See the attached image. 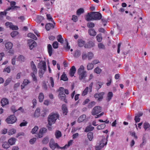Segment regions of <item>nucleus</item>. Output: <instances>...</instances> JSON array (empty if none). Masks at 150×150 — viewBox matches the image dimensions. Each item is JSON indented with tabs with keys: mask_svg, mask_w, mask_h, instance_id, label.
Masks as SVG:
<instances>
[{
	"mask_svg": "<svg viewBox=\"0 0 150 150\" xmlns=\"http://www.w3.org/2000/svg\"><path fill=\"white\" fill-rule=\"evenodd\" d=\"M38 98L39 99V101L40 102H42L44 98V96L42 93H41L39 94L38 96Z\"/></svg>",
	"mask_w": 150,
	"mask_h": 150,
	"instance_id": "36",
	"label": "nucleus"
},
{
	"mask_svg": "<svg viewBox=\"0 0 150 150\" xmlns=\"http://www.w3.org/2000/svg\"><path fill=\"white\" fill-rule=\"evenodd\" d=\"M105 124H103L98 126L97 127V129L98 130L103 129L105 128Z\"/></svg>",
	"mask_w": 150,
	"mask_h": 150,
	"instance_id": "49",
	"label": "nucleus"
},
{
	"mask_svg": "<svg viewBox=\"0 0 150 150\" xmlns=\"http://www.w3.org/2000/svg\"><path fill=\"white\" fill-rule=\"evenodd\" d=\"M94 54L93 53L91 52L88 53V57L89 60H91L93 58Z\"/></svg>",
	"mask_w": 150,
	"mask_h": 150,
	"instance_id": "47",
	"label": "nucleus"
},
{
	"mask_svg": "<svg viewBox=\"0 0 150 150\" xmlns=\"http://www.w3.org/2000/svg\"><path fill=\"white\" fill-rule=\"evenodd\" d=\"M1 105L2 106H4L8 104V101L7 99L6 98H3L1 100Z\"/></svg>",
	"mask_w": 150,
	"mask_h": 150,
	"instance_id": "21",
	"label": "nucleus"
},
{
	"mask_svg": "<svg viewBox=\"0 0 150 150\" xmlns=\"http://www.w3.org/2000/svg\"><path fill=\"white\" fill-rule=\"evenodd\" d=\"M86 116L85 115H81L78 119V122L80 123L86 119Z\"/></svg>",
	"mask_w": 150,
	"mask_h": 150,
	"instance_id": "19",
	"label": "nucleus"
},
{
	"mask_svg": "<svg viewBox=\"0 0 150 150\" xmlns=\"http://www.w3.org/2000/svg\"><path fill=\"white\" fill-rule=\"evenodd\" d=\"M64 88L63 87H60L58 90L59 92V97L61 100H63L65 103L67 102V100L65 99L66 95L64 93Z\"/></svg>",
	"mask_w": 150,
	"mask_h": 150,
	"instance_id": "5",
	"label": "nucleus"
},
{
	"mask_svg": "<svg viewBox=\"0 0 150 150\" xmlns=\"http://www.w3.org/2000/svg\"><path fill=\"white\" fill-rule=\"evenodd\" d=\"M81 54V52L79 50H76L74 53V56L75 57H78L80 56Z\"/></svg>",
	"mask_w": 150,
	"mask_h": 150,
	"instance_id": "41",
	"label": "nucleus"
},
{
	"mask_svg": "<svg viewBox=\"0 0 150 150\" xmlns=\"http://www.w3.org/2000/svg\"><path fill=\"white\" fill-rule=\"evenodd\" d=\"M43 17L42 16H38L36 19L38 23H40L43 20Z\"/></svg>",
	"mask_w": 150,
	"mask_h": 150,
	"instance_id": "53",
	"label": "nucleus"
},
{
	"mask_svg": "<svg viewBox=\"0 0 150 150\" xmlns=\"http://www.w3.org/2000/svg\"><path fill=\"white\" fill-rule=\"evenodd\" d=\"M2 146L3 148L5 149H8L9 147V145L8 144V143L6 142H4L2 144Z\"/></svg>",
	"mask_w": 150,
	"mask_h": 150,
	"instance_id": "54",
	"label": "nucleus"
},
{
	"mask_svg": "<svg viewBox=\"0 0 150 150\" xmlns=\"http://www.w3.org/2000/svg\"><path fill=\"white\" fill-rule=\"evenodd\" d=\"M40 110L39 108H37L35 110L34 113V116L35 117H38L40 115Z\"/></svg>",
	"mask_w": 150,
	"mask_h": 150,
	"instance_id": "39",
	"label": "nucleus"
},
{
	"mask_svg": "<svg viewBox=\"0 0 150 150\" xmlns=\"http://www.w3.org/2000/svg\"><path fill=\"white\" fill-rule=\"evenodd\" d=\"M144 128L146 130L150 127V125L148 123L145 122L143 124Z\"/></svg>",
	"mask_w": 150,
	"mask_h": 150,
	"instance_id": "59",
	"label": "nucleus"
},
{
	"mask_svg": "<svg viewBox=\"0 0 150 150\" xmlns=\"http://www.w3.org/2000/svg\"><path fill=\"white\" fill-rule=\"evenodd\" d=\"M72 20H73L74 22H76L77 21L78 18L75 15H73L72 16Z\"/></svg>",
	"mask_w": 150,
	"mask_h": 150,
	"instance_id": "63",
	"label": "nucleus"
},
{
	"mask_svg": "<svg viewBox=\"0 0 150 150\" xmlns=\"http://www.w3.org/2000/svg\"><path fill=\"white\" fill-rule=\"evenodd\" d=\"M46 16L47 19L49 21H51L53 22L54 24H55L54 22L53 21V18H52L50 14H47Z\"/></svg>",
	"mask_w": 150,
	"mask_h": 150,
	"instance_id": "50",
	"label": "nucleus"
},
{
	"mask_svg": "<svg viewBox=\"0 0 150 150\" xmlns=\"http://www.w3.org/2000/svg\"><path fill=\"white\" fill-rule=\"evenodd\" d=\"M57 40L59 42H60L61 44L63 43L64 40L61 35H59L57 36Z\"/></svg>",
	"mask_w": 150,
	"mask_h": 150,
	"instance_id": "31",
	"label": "nucleus"
},
{
	"mask_svg": "<svg viewBox=\"0 0 150 150\" xmlns=\"http://www.w3.org/2000/svg\"><path fill=\"white\" fill-rule=\"evenodd\" d=\"M49 141V138L47 137H46L44 138L42 141V143L43 144H47Z\"/></svg>",
	"mask_w": 150,
	"mask_h": 150,
	"instance_id": "44",
	"label": "nucleus"
},
{
	"mask_svg": "<svg viewBox=\"0 0 150 150\" xmlns=\"http://www.w3.org/2000/svg\"><path fill=\"white\" fill-rule=\"evenodd\" d=\"M104 95V93L103 92L96 93L94 94V97L95 98H97L98 101H100L103 99Z\"/></svg>",
	"mask_w": 150,
	"mask_h": 150,
	"instance_id": "10",
	"label": "nucleus"
},
{
	"mask_svg": "<svg viewBox=\"0 0 150 150\" xmlns=\"http://www.w3.org/2000/svg\"><path fill=\"white\" fill-rule=\"evenodd\" d=\"M7 132V129L6 128H4L2 129L1 131V133L2 134H6Z\"/></svg>",
	"mask_w": 150,
	"mask_h": 150,
	"instance_id": "64",
	"label": "nucleus"
},
{
	"mask_svg": "<svg viewBox=\"0 0 150 150\" xmlns=\"http://www.w3.org/2000/svg\"><path fill=\"white\" fill-rule=\"evenodd\" d=\"M62 109L63 113L64 115H67V106L65 105H62Z\"/></svg>",
	"mask_w": 150,
	"mask_h": 150,
	"instance_id": "26",
	"label": "nucleus"
},
{
	"mask_svg": "<svg viewBox=\"0 0 150 150\" xmlns=\"http://www.w3.org/2000/svg\"><path fill=\"white\" fill-rule=\"evenodd\" d=\"M76 71V69L75 67L72 66L70 68L69 72V75L71 77H73L74 76Z\"/></svg>",
	"mask_w": 150,
	"mask_h": 150,
	"instance_id": "13",
	"label": "nucleus"
},
{
	"mask_svg": "<svg viewBox=\"0 0 150 150\" xmlns=\"http://www.w3.org/2000/svg\"><path fill=\"white\" fill-rule=\"evenodd\" d=\"M96 38H97V40L98 41L100 42L102 41V35L101 34H98L97 35Z\"/></svg>",
	"mask_w": 150,
	"mask_h": 150,
	"instance_id": "48",
	"label": "nucleus"
},
{
	"mask_svg": "<svg viewBox=\"0 0 150 150\" xmlns=\"http://www.w3.org/2000/svg\"><path fill=\"white\" fill-rule=\"evenodd\" d=\"M21 108H22L21 107H20L18 109H16L15 107L14 106H11V110L13 112H15L16 111H17V110H20L21 109Z\"/></svg>",
	"mask_w": 150,
	"mask_h": 150,
	"instance_id": "52",
	"label": "nucleus"
},
{
	"mask_svg": "<svg viewBox=\"0 0 150 150\" xmlns=\"http://www.w3.org/2000/svg\"><path fill=\"white\" fill-rule=\"evenodd\" d=\"M101 111V108L100 106L95 107L93 109L92 111V114L93 115L98 114Z\"/></svg>",
	"mask_w": 150,
	"mask_h": 150,
	"instance_id": "8",
	"label": "nucleus"
},
{
	"mask_svg": "<svg viewBox=\"0 0 150 150\" xmlns=\"http://www.w3.org/2000/svg\"><path fill=\"white\" fill-rule=\"evenodd\" d=\"M94 26V24L91 22H88L87 24V26L88 28H93Z\"/></svg>",
	"mask_w": 150,
	"mask_h": 150,
	"instance_id": "55",
	"label": "nucleus"
},
{
	"mask_svg": "<svg viewBox=\"0 0 150 150\" xmlns=\"http://www.w3.org/2000/svg\"><path fill=\"white\" fill-rule=\"evenodd\" d=\"M107 143V138L104 136L100 137V140L97 144L95 146L96 150H100Z\"/></svg>",
	"mask_w": 150,
	"mask_h": 150,
	"instance_id": "2",
	"label": "nucleus"
},
{
	"mask_svg": "<svg viewBox=\"0 0 150 150\" xmlns=\"http://www.w3.org/2000/svg\"><path fill=\"white\" fill-rule=\"evenodd\" d=\"M98 47L100 49L104 50L105 49V45L102 43H100L98 44Z\"/></svg>",
	"mask_w": 150,
	"mask_h": 150,
	"instance_id": "46",
	"label": "nucleus"
},
{
	"mask_svg": "<svg viewBox=\"0 0 150 150\" xmlns=\"http://www.w3.org/2000/svg\"><path fill=\"white\" fill-rule=\"evenodd\" d=\"M28 43L29 44V48L31 50L37 46L36 42L32 40H28Z\"/></svg>",
	"mask_w": 150,
	"mask_h": 150,
	"instance_id": "12",
	"label": "nucleus"
},
{
	"mask_svg": "<svg viewBox=\"0 0 150 150\" xmlns=\"http://www.w3.org/2000/svg\"><path fill=\"white\" fill-rule=\"evenodd\" d=\"M93 12H91L90 13H88L86 16V20L88 21H90L93 20Z\"/></svg>",
	"mask_w": 150,
	"mask_h": 150,
	"instance_id": "14",
	"label": "nucleus"
},
{
	"mask_svg": "<svg viewBox=\"0 0 150 150\" xmlns=\"http://www.w3.org/2000/svg\"><path fill=\"white\" fill-rule=\"evenodd\" d=\"M88 33L91 36H95L96 35V32L93 29H90L88 30Z\"/></svg>",
	"mask_w": 150,
	"mask_h": 150,
	"instance_id": "22",
	"label": "nucleus"
},
{
	"mask_svg": "<svg viewBox=\"0 0 150 150\" xmlns=\"http://www.w3.org/2000/svg\"><path fill=\"white\" fill-rule=\"evenodd\" d=\"M94 67V65L93 63L89 62L88 63L87 66V69L88 70H89L92 69Z\"/></svg>",
	"mask_w": 150,
	"mask_h": 150,
	"instance_id": "29",
	"label": "nucleus"
},
{
	"mask_svg": "<svg viewBox=\"0 0 150 150\" xmlns=\"http://www.w3.org/2000/svg\"><path fill=\"white\" fill-rule=\"evenodd\" d=\"M17 60L20 62H24L25 60V58L23 55H20L17 58Z\"/></svg>",
	"mask_w": 150,
	"mask_h": 150,
	"instance_id": "37",
	"label": "nucleus"
},
{
	"mask_svg": "<svg viewBox=\"0 0 150 150\" xmlns=\"http://www.w3.org/2000/svg\"><path fill=\"white\" fill-rule=\"evenodd\" d=\"M52 46L54 48L56 49L58 47V43L57 41H55L53 42L52 44Z\"/></svg>",
	"mask_w": 150,
	"mask_h": 150,
	"instance_id": "58",
	"label": "nucleus"
},
{
	"mask_svg": "<svg viewBox=\"0 0 150 150\" xmlns=\"http://www.w3.org/2000/svg\"><path fill=\"white\" fill-rule=\"evenodd\" d=\"M28 36L35 40H36L37 39V38L35 35L33 33H28Z\"/></svg>",
	"mask_w": 150,
	"mask_h": 150,
	"instance_id": "33",
	"label": "nucleus"
},
{
	"mask_svg": "<svg viewBox=\"0 0 150 150\" xmlns=\"http://www.w3.org/2000/svg\"><path fill=\"white\" fill-rule=\"evenodd\" d=\"M79 75V79L84 82L85 78L87 76V72L84 70V67L83 65H81L78 70Z\"/></svg>",
	"mask_w": 150,
	"mask_h": 150,
	"instance_id": "1",
	"label": "nucleus"
},
{
	"mask_svg": "<svg viewBox=\"0 0 150 150\" xmlns=\"http://www.w3.org/2000/svg\"><path fill=\"white\" fill-rule=\"evenodd\" d=\"M88 87H86L85 89L83 91L82 93V96H84L87 94L88 92Z\"/></svg>",
	"mask_w": 150,
	"mask_h": 150,
	"instance_id": "51",
	"label": "nucleus"
},
{
	"mask_svg": "<svg viewBox=\"0 0 150 150\" xmlns=\"http://www.w3.org/2000/svg\"><path fill=\"white\" fill-rule=\"evenodd\" d=\"M84 12V10L83 8H80L78 9L76 11V14L78 16L80 15L81 14L83 13Z\"/></svg>",
	"mask_w": 150,
	"mask_h": 150,
	"instance_id": "34",
	"label": "nucleus"
},
{
	"mask_svg": "<svg viewBox=\"0 0 150 150\" xmlns=\"http://www.w3.org/2000/svg\"><path fill=\"white\" fill-rule=\"evenodd\" d=\"M85 44V41L82 39H79L78 40V46L80 47H83Z\"/></svg>",
	"mask_w": 150,
	"mask_h": 150,
	"instance_id": "23",
	"label": "nucleus"
},
{
	"mask_svg": "<svg viewBox=\"0 0 150 150\" xmlns=\"http://www.w3.org/2000/svg\"><path fill=\"white\" fill-rule=\"evenodd\" d=\"M5 46L7 49H10L13 47V44L10 42H8L5 44Z\"/></svg>",
	"mask_w": 150,
	"mask_h": 150,
	"instance_id": "24",
	"label": "nucleus"
},
{
	"mask_svg": "<svg viewBox=\"0 0 150 150\" xmlns=\"http://www.w3.org/2000/svg\"><path fill=\"white\" fill-rule=\"evenodd\" d=\"M48 52L50 56H51L52 53V46L50 44H48L47 45Z\"/></svg>",
	"mask_w": 150,
	"mask_h": 150,
	"instance_id": "20",
	"label": "nucleus"
},
{
	"mask_svg": "<svg viewBox=\"0 0 150 150\" xmlns=\"http://www.w3.org/2000/svg\"><path fill=\"white\" fill-rule=\"evenodd\" d=\"M16 4L15 2L14 1H11L10 2V5L11 7H8L6 9L7 11H9L10 10L12 9Z\"/></svg>",
	"mask_w": 150,
	"mask_h": 150,
	"instance_id": "30",
	"label": "nucleus"
},
{
	"mask_svg": "<svg viewBox=\"0 0 150 150\" xmlns=\"http://www.w3.org/2000/svg\"><path fill=\"white\" fill-rule=\"evenodd\" d=\"M93 20H99L102 18L101 14L98 12H93Z\"/></svg>",
	"mask_w": 150,
	"mask_h": 150,
	"instance_id": "11",
	"label": "nucleus"
},
{
	"mask_svg": "<svg viewBox=\"0 0 150 150\" xmlns=\"http://www.w3.org/2000/svg\"><path fill=\"white\" fill-rule=\"evenodd\" d=\"M65 41L66 42V45L65 46H64L65 49L67 50H69L70 48V47L68 45V43L67 39L65 40Z\"/></svg>",
	"mask_w": 150,
	"mask_h": 150,
	"instance_id": "57",
	"label": "nucleus"
},
{
	"mask_svg": "<svg viewBox=\"0 0 150 150\" xmlns=\"http://www.w3.org/2000/svg\"><path fill=\"white\" fill-rule=\"evenodd\" d=\"M54 26L52 24L49 23L46 24L45 28L47 30H49L51 29H53Z\"/></svg>",
	"mask_w": 150,
	"mask_h": 150,
	"instance_id": "18",
	"label": "nucleus"
},
{
	"mask_svg": "<svg viewBox=\"0 0 150 150\" xmlns=\"http://www.w3.org/2000/svg\"><path fill=\"white\" fill-rule=\"evenodd\" d=\"M107 82L106 83V85L108 86H109L112 82V80L111 77H109L107 79Z\"/></svg>",
	"mask_w": 150,
	"mask_h": 150,
	"instance_id": "56",
	"label": "nucleus"
},
{
	"mask_svg": "<svg viewBox=\"0 0 150 150\" xmlns=\"http://www.w3.org/2000/svg\"><path fill=\"white\" fill-rule=\"evenodd\" d=\"M30 83V81L27 79H24L22 84L21 86V89H23L25 87V86L27 85L28 84Z\"/></svg>",
	"mask_w": 150,
	"mask_h": 150,
	"instance_id": "17",
	"label": "nucleus"
},
{
	"mask_svg": "<svg viewBox=\"0 0 150 150\" xmlns=\"http://www.w3.org/2000/svg\"><path fill=\"white\" fill-rule=\"evenodd\" d=\"M37 73H35L34 72H31L30 74V76H32L33 80V81H35L36 82H37V78L35 76V74Z\"/></svg>",
	"mask_w": 150,
	"mask_h": 150,
	"instance_id": "35",
	"label": "nucleus"
},
{
	"mask_svg": "<svg viewBox=\"0 0 150 150\" xmlns=\"http://www.w3.org/2000/svg\"><path fill=\"white\" fill-rule=\"evenodd\" d=\"M87 137L90 141L92 140L93 138V133L92 132H88L87 134Z\"/></svg>",
	"mask_w": 150,
	"mask_h": 150,
	"instance_id": "25",
	"label": "nucleus"
},
{
	"mask_svg": "<svg viewBox=\"0 0 150 150\" xmlns=\"http://www.w3.org/2000/svg\"><path fill=\"white\" fill-rule=\"evenodd\" d=\"M47 131V129L45 128H43L40 129L39 130L38 134L39 138H41L43 136V134L45 133Z\"/></svg>",
	"mask_w": 150,
	"mask_h": 150,
	"instance_id": "16",
	"label": "nucleus"
},
{
	"mask_svg": "<svg viewBox=\"0 0 150 150\" xmlns=\"http://www.w3.org/2000/svg\"><path fill=\"white\" fill-rule=\"evenodd\" d=\"M59 117V115L57 113H52L48 117V124L50 125L54 124L56 120Z\"/></svg>",
	"mask_w": 150,
	"mask_h": 150,
	"instance_id": "4",
	"label": "nucleus"
},
{
	"mask_svg": "<svg viewBox=\"0 0 150 150\" xmlns=\"http://www.w3.org/2000/svg\"><path fill=\"white\" fill-rule=\"evenodd\" d=\"M45 2V5L47 7V8L49 9L50 8V7L51 5L52 4V1H44Z\"/></svg>",
	"mask_w": 150,
	"mask_h": 150,
	"instance_id": "43",
	"label": "nucleus"
},
{
	"mask_svg": "<svg viewBox=\"0 0 150 150\" xmlns=\"http://www.w3.org/2000/svg\"><path fill=\"white\" fill-rule=\"evenodd\" d=\"M55 135L57 139L59 138L61 136V133L59 131H57L55 132Z\"/></svg>",
	"mask_w": 150,
	"mask_h": 150,
	"instance_id": "40",
	"label": "nucleus"
},
{
	"mask_svg": "<svg viewBox=\"0 0 150 150\" xmlns=\"http://www.w3.org/2000/svg\"><path fill=\"white\" fill-rule=\"evenodd\" d=\"M96 104V103L94 101H92L89 103L88 105V108H91L93 106H94Z\"/></svg>",
	"mask_w": 150,
	"mask_h": 150,
	"instance_id": "60",
	"label": "nucleus"
},
{
	"mask_svg": "<svg viewBox=\"0 0 150 150\" xmlns=\"http://www.w3.org/2000/svg\"><path fill=\"white\" fill-rule=\"evenodd\" d=\"M18 33V32L17 31H13L11 34V35L12 37H14L17 35Z\"/></svg>",
	"mask_w": 150,
	"mask_h": 150,
	"instance_id": "62",
	"label": "nucleus"
},
{
	"mask_svg": "<svg viewBox=\"0 0 150 150\" xmlns=\"http://www.w3.org/2000/svg\"><path fill=\"white\" fill-rule=\"evenodd\" d=\"M113 94L112 92H109L108 94L107 100L108 101H109L112 98Z\"/></svg>",
	"mask_w": 150,
	"mask_h": 150,
	"instance_id": "28",
	"label": "nucleus"
},
{
	"mask_svg": "<svg viewBox=\"0 0 150 150\" xmlns=\"http://www.w3.org/2000/svg\"><path fill=\"white\" fill-rule=\"evenodd\" d=\"M61 79L64 81H67L68 80V79L67 77V76L64 73H63L61 77Z\"/></svg>",
	"mask_w": 150,
	"mask_h": 150,
	"instance_id": "42",
	"label": "nucleus"
},
{
	"mask_svg": "<svg viewBox=\"0 0 150 150\" xmlns=\"http://www.w3.org/2000/svg\"><path fill=\"white\" fill-rule=\"evenodd\" d=\"M16 130L14 128H12L10 129L8 132V134L9 135H11L16 133Z\"/></svg>",
	"mask_w": 150,
	"mask_h": 150,
	"instance_id": "32",
	"label": "nucleus"
},
{
	"mask_svg": "<svg viewBox=\"0 0 150 150\" xmlns=\"http://www.w3.org/2000/svg\"><path fill=\"white\" fill-rule=\"evenodd\" d=\"M102 70L99 67H97L95 68L94 72L97 74H100Z\"/></svg>",
	"mask_w": 150,
	"mask_h": 150,
	"instance_id": "45",
	"label": "nucleus"
},
{
	"mask_svg": "<svg viewBox=\"0 0 150 150\" xmlns=\"http://www.w3.org/2000/svg\"><path fill=\"white\" fill-rule=\"evenodd\" d=\"M31 68L33 71L32 72H34L35 73H37V69L33 61H32L30 63Z\"/></svg>",
	"mask_w": 150,
	"mask_h": 150,
	"instance_id": "15",
	"label": "nucleus"
},
{
	"mask_svg": "<svg viewBox=\"0 0 150 150\" xmlns=\"http://www.w3.org/2000/svg\"><path fill=\"white\" fill-rule=\"evenodd\" d=\"M17 119L13 115H11L8 117L6 120V121L8 124H13L16 121Z\"/></svg>",
	"mask_w": 150,
	"mask_h": 150,
	"instance_id": "6",
	"label": "nucleus"
},
{
	"mask_svg": "<svg viewBox=\"0 0 150 150\" xmlns=\"http://www.w3.org/2000/svg\"><path fill=\"white\" fill-rule=\"evenodd\" d=\"M49 146L50 148L52 150H54L55 148L59 147V146L57 143H55L53 139L50 140L49 143Z\"/></svg>",
	"mask_w": 150,
	"mask_h": 150,
	"instance_id": "7",
	"label": "nucleus"
},
{
	"mask_svg": "<svg viewBox=\"0 0 150 150\" xmlns=\"http://www.w3.org/2000/svg\"><path fill=\"white\" fill-rule=\"evenodd\" d=\"M38 127L37 126H35L34 128L32 129L31 132L33 134H34L38 130Z\"/></svg>",
	"mask_w": 150,
	"mask_h": 150,
	"instance_id": "61",
	"label": "nucleus"
},
{
	"mask_svg": "<svg viewBox=\"0 0 150 150\" xmlns=\"http://www.w3.org/2000/svg\"><path fill=\"white\" fill-rule=\"evenodd\" d=\"M16 141V139L15 138H12L9 139L8 142L11 145H12L15 143Z\"/></svg>",
	"mask_w": 150,
	"mask_h": 150,
	"instance_id": "38",
	"label": "nucleus"
},
{
	"mask_svg": "<svg viewBox=\"0 0 150 150\" xmlns=\"http://www.w3.org/2000/svg\"><path fill=\"white\" fill-rule=\"evenodd\" d=\"M94 129V127H93L91 125H89L87 126L84 132H88L89 131H91L93 130Z\"/></svg>",
	"mask_w": 150,
	"mask_h": 150,
	"instance_id": "27",
	"label": "nucleus"
},
{
	"mask_svg": "<svg viewBox=\"0 0 150 150\" xmlns=\"http://www.w3.org/2000/svg\"><path fill=\"white\" fill-rule=\"evenodd\" d=\"M5 25L6 26L9 27L13 30H17L18 29L17 26L13 25V24L11 22H7L5 23Z\"/></svg>",
	"mask_w": 150,
	"mask_h": 150,
	"instance_id": "9",
	"label": "nucleus"
},
{
	"mask_svg": "<svg viewBox=\"0 0 150 150\" xmlns=\"http://www.w3.org/2000/svg\"><path fill=\"white\" fill-rule=\"evenodd\" d=\"M39 68V75L40 78L43 77V75L46 70V65L44 61L40 63L38 65Z\"/></svg>",
	"mask_w": 150,
	"mask_h": 150,
	"instance_id": "3",
	"label": "nucleus"
}]
</instances>
